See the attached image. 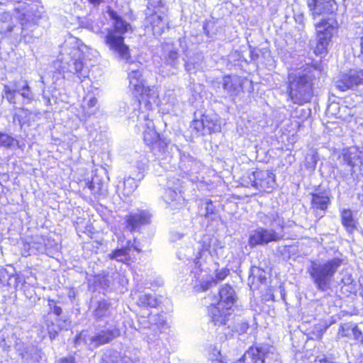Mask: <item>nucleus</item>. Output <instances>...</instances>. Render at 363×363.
<instances>
[{
  "mask_svg": "<svg viewBox=\"0 0 363 363\" xmlns=\"http://www.w3.org/2000/svg\"><path fill=\"white\" fill-rule=\"evenodd\" d=\"M109 16L115 22L113 28L107 30L104 43L120 58L129 60L131 58L130 50L125 43L124 35L130 29V25L113 11H110Z\"/></svg>",
  "mask_w": 363,
  "mask_h": 363,
  "instance_id": "nucleus-1",
  "label": "nucleus"
},
{
  "mask_svg": "<svg viewBox=\"0 0 363 363\" xmlns=\"http://www.w3.org/2000/svg\"><path fill=\"white\" fill-rule=\"evenodd\" d=\"M311 67L298 69L289 74V96L294 104L303 105L313 96L314 75Z\"/></svg>",
  "mask_w": 363,
  "mask_h": 363,
  "instance_id": "nucleus-2",
  "label": "nucleus"
},
{
  "mask_svg": "<svg viewBox=\"0 0 363 363\" xmlns=\"http://www.w3.org/2000/svg\"><path fill=\"white\" fill-rule=\"evenodd\" d=\"M342 263L343 260L339 257L311 262L307 272L318 291L325 292L330 289L334 276Z\"/></svg>",
  "mask_w": 363,
  "mask_h": 363,
  "instance_id": "nucleus-3",
  "label": "nucleus"
},
{
  "mask_svg": "<svg viewBox=\"0 0 363 363\" xmlns=\"http://www.w3.org/2000/svg\"><path fill=\"white\" fill-rule=\"evenodd\" d=\"M129 89L140 106L143 101L150 98L152 90L149 86H145V81L143 79L142 72L138 69L132 70L128 73Z\"/></svg>",
  "mask_w": 363,
  "mask_h": 363,
  "instance_id": "nucleus-4",
  "label": "nucleus"
},
{
  "mask_svg": "<svg viewBox=\"0 0 363 363\" xmlns=\"http://www.w3.org/2000/svg\"><path fill=\"white\" fill-rule=\"evenodd\" d=\"M247 184L267 193H270L276 187V179L274 173L268 170H256L248 174Z\"/></svg>",
  "mask_w": 363,
  "mask_h": 363,
  "instance_id": "nucleus-5",
  "label": "nucleus"
},
{
  "mask_svg": "<svg viewBox=\"0 0 363 363\" xmlns=\"http://www.w3.org/2000/svg\"><path fill=\"white\" fill-rule=\"evenodd\" d=\"M284 237L282 230L268 229L262 227L257 228L250 235L249 245L251 247L264 245L271 242H278Z\"/></svg>",
  "mask_w": 363,
  "mask_h": 363,
  "instance_id": "nucleus-6",
  "label": "nucleus"
},
{
  "mask_svg": "<svg viewBox=\"0 0 363 363\" xmlns=\"http://www.w3.org/2000/svg\"><path fill=\"white\" fill-rule=\"evenodd\" d=\"M152 215L146 210L130 213L125 217V227L130 233L140 232L142 228L149 225Z\"/></svg>",
  "mask_w": 363,
  "mask_h": 363,
  "instance_id": "nucleus-7",
  "label": "nucleus"
},
{
  "mask_svg": "<svg viewBox=\"0 0 363 363\" xmlns=\"http://www.w3.org/2000/svg\"><path fill=\"white\" fill-rule=\"evenodd\" d=\"M363 84V69H352L342 74L335 81L334 86L341 91H345Z\"/></svg>",
  "mask_w": 363,
  "mask_h": 363,
  "instance_id": "nucleus-8",
  "label": "nucleus"
},
{
  "mask_svg": "<svg viewBox=\"0 0 363 363\" xmlns=\"http://www.w3.org/2000/svg\"><path fill=\"white\" fill-rule=\"evenodd\" d=\"M246 82L245 79L236 75L225 76L221 82L224 97H230L234 100L235 97L242 92L243 85Z\"/></svg>",
  "mask_w": 363,
  "mask_h": 363,
  "instance_id": "nucleus-9",
  "label": "nucleus"
},
{
  "mask_svg": "<svg viewBox=\"0 0 363 363\" xmlns=\"http://www.w3.org/2000/svg\"><path fill=\"white\" fill-rule=\"evenodd\" d=\"M138 242L136 238H134L133 242L130 240H128L125 247H117L113 250L108 254V258L110 259H115L118 262L130 265L132 262V259L130 255V250L133 249L138 253H140L142 252L138 245Z\"/></svg>",
  "mask_w": 363,
  "mask_h": 363,
  "instance_id": "nucleus-10",
  "label": "nucleus"
},
{
  "mask_svg": "<svg viewBox=\"0 0 363 363\" xmlns=\"http://www.w3.org/2000/svg\"><path fill=\"white\" fill-rule=\"evenodd\" d=\"M336 22L333 19L323 20L316 25L318 43H324L328 47L336 29Z\"/></svg>",
  "mask_w": 363,
  "mask_h": 363,
  "instance_id": "nucleus-11",
  "label": "nucleus"
},
{
  "mask_svg": "<svg viewBox=\"0 0 363 363\" xmlns=\"http://www.w3.org/2000/svg\"><path fill=\"white\" fill-rule=\"evenodd\" d=\"M257 219L262 225L272 227L271 229L282 230L284 227L285 221L276 211H270L267 213L259 212Z\"/></svg>",
  "mask_w": 363,
  "mask_h": 363,
  "instance_id": "nucleus-12",
  "label": "nucleus"
},
{
  "mask_svg": "<svg viewBox=\"0 0 363 363\" xmlns=\"http://www.w3.org/2000/svg\"><path fill=\"white\" fill-rule=\"evenodd\" d=\"M121 334V330L118 327L103 330L92 336L90 339V342L94 347H98L111 342L115 338L119 337Z\"/></svg>",
  "mask_w": 363,
  "mask_h": 363,
  "instance_id": "nucleus-13",
  "label": "nucleus"
},
{
  "mask_svg": "<svg viewBox=\"0 0 363 363\" xmlns=\"http://www.w3.org/2000/svg\"><path fill=\"white\" fill-rule=\"evenodd\" d=\"M342 157L344 163L351 167L352 169L356 166L363 164V150L356 147L345 150Z\"/></svg>",
  "mask_w": 363,
  "mask_h": 363,
  "instance_id": "nucleus-14",
  "label": "nucleus"
},
{
  "mask_svg": "<svg viewBox=\"0 0 363 363\" xmlns=\"http://www.w3.org/2000/svg\"><path fill=\"white\" fill-rule=\"evenodd\" d=\"M307 5L313 16L333 11L332 0H307Z\"/></svg>",
  "mask_w": 363,
  "mask_h": 363,
  "instance_id": "nucleus-15",
  "label": "nucleus"
},
{
  "mask_svg": "<svg viewBox=\"0 0 363 363\" xmlns=\"http://www.w3.org/2000/svg\"><path fill=\"white\" fill-rule=\"evenodd\" d=\"M331 193L328 189L311 194V207L325 211L330 203Z\"/></svg>",
  "mask_w": 363,
  "mask_h": 363,
  "instance_id": "nucleus-16",
  "label": "nucleus"
},
{
  "mask_svg": "<svg viewBox=\"0 0 363 363\" xmlns=\"http://www.w3.org/2000/svg\"><path fill=\"white\" fill-rule=\"evenodd\" d=\"M219 295L220 301L218 302V305L220 306L225 304L226 310H230L235 300V294L233 289L230 285L226 284L221 288Z\"/></svg>",
  "mask_w": 363,
  "mask_h": 363,
  "instance_id": "nucleus-17",
  "label": "nucleus"
},
{
  "mask_svg": "<svg viewBox=\"0 0 363 363\" xmlns=\"http://www.w3.org/2000/svg\"><path fill=\"white\" fill-rule=\"evenodd\" d=\"M226 306L225 304L223 306H217L212 304L208 309L209 313L211 316V320L215 325H226V314L225 313Z\"/></svg>",
  "mask_w": 363,
  "mask_h": 363,
  "instance_id": "nucleus-18",
  "label": "nucleus"
},
{
  "mask_svg": "<svg viewBox=\"0 0 363 363\" xmlns=\"http://www.w3.org/2000/svg\"><path fill=\"white\" fill-rule=\"evenodd\" d=\"M237 363H265V362L259 348L250 347Z\"/></svg>",
  "mask_w": 363,
  "mask_h": 363,
  "instance_id": "nucleus-19",
  "label": "nucleus"
},
{
  "mask_svg": "<svg viewBox=\"0 0 363 363\" xmlns=\"http://www.w3.org/2000/svg\"><path fill=\"white\" fill-rule=\"evenodd\" d=\"M143 140L147 146L151 150L154 149L159 141V133L155 128L147 125L143 133Z\"/></svg>",
  "mask_w": 363,
  "mask_h": 363,
  "instance_id": "nucleus-20",
  "label": "nucleus"
},
{
  "mask_svg": "<svg viewBox=\"0 0 363 363\" xmlns=\"http://www.w3.org/2000/svg\"><path fill=\"white\" fill-rule=\"evenodd\" d=\"M111 307L110 301L102 299L97 302L96 306L94 311V316L96 320H100L108 314Z\"/></svg>",
  "mask_w": 363,
  "mask_h": 363,
  "instance_id": "nucleus-21",
  "label": "nucleus"
},
{
  "mask_svg": "<svg viewBox=\"0 0 363 363\" xmlns=\"http://www.w3.org/2000/svg\"><path fill=\"white\" fill-rule=\"evenodd\" d=\"M341 220L342 225L347 230L352 232L355 228V221L350 210H343L341 213Z\"/></svg>",
  "mask_w": 363,
  "mask_h": 363,
  "instance_id": "nucleus-22",
  "label": "nucleus"
},
{
  "mask_svg": "<svg viewBox=\"0 0 363 363\" xmlns=\"http://www.w3.org/2000/svg\"><path fill=\"white\" fill-rule=\"evenodd\" d=\"M356 325L357 324L354 323H345L341 324L337 333L338 337L352 338Z\"/></svg>",
  "mask_w": 363,
  "mask_h": 363,
  "instance_id": "nucleus-23",
  "label": "nucleus"
},
{
  "mask_svg": "<svg viewBox=\"0 0 363 363\" xmlns=\"http://www.w3.org/2000/svg\"><path fill=\"white\" fill-rule=\"evenodd\" d=\"M342 281L344 284L342 289L345 288V290L350 294H355L357 292V283L352 279L351 274H347L342 277Z\"/></svg>",
  "mask_w": 363,
  "mask_h": 363,
  "instance_id": "nucleus-24",
  "label": "nucleus"
},
{
  "mask_svg": "<svg viewBox=\"0 0 363 363\" xmlns=\"http://www.w3.org/2000/svg\"><path fill=\"white\" fill-rule=\"evenodd\" d=\"M16 143V140L11 135L0 132V147H3L9 149L14 146Z\"/></svg>",
  "mask_w": 363,
  "mask_h": 363,
  "instance_id": "nucleus-25",
  "label": "nucleus"
},
{
  "mask_svg": "<svg viewBox=\"0 0 363 363\" xmlns=\"http://www.w3.org/2000/svg\"><path fill=\"white\" fill-rule=\"evenodd\" d=\"M74 60L73 65L74 67L75 74L78 76L82 75V72L85 68V56L84 53H80L79 56L77 58H72Z\"/></svg>",
  "mask_w": 363,
  "mask_h": 363,
  "instance_id": "nucleus-26",
  "label": "nucleus"
},
{
  "mask_svg": "<svg viewBox=\"0 0 363 363\" xmlns=\"http://www.w3.org/2000/svg\"><path fill=\"white\" fill-rule=\"evenodd\" d=\"M86 186L91 191L94 196L103 194L104 190L103 185L100 183H96L93 179L86 182Z\"/></svg>",
  "mask_w": 363,
  "mask_h": 363,
  "instance_id": "nucleus-27",
  "label": "nucleus"
},
{
  "mask_svg": "<svg viewBox=\"0 0 363 363\" xmlns=\"http://www.w3.org/2000/svg\"><path fill=\"white\" fill-rule=\"evenodd\" d=\"M204 122L203 121V118L200 120H194L192 121L190 128L192 132L197 135H206L204 131Z\"/></svg>",
  "mask_w": 363,
  "mask_h": 363,
  "instance_id": "nucleus-28",
  "label": "nucleus"
},
{
  "mask_svg": "<svg viewBox=\"0 0 363 363\" xmlns=\"http://www.w3.org/2000/svg\"><path fill=\"white\" fill-rule=\"evenodd\" d=\"M16 90L11 89L8 85H4V96L6 97L9 104L13 105L16 104Z\"/></svg>",
  "mask_w": 363,
  "mask_h": 363,
  "instance_id": "nucleus-29",
  "label": "nucleus"
},
{
  "mask_svg": "<svg viewBox=\"0 0 363 363\" xmlns=\"http://www.w3.org/2000/svg\"><path fill=\"white\" fill-rule=\"evenodd\" d=\"M203 121L204 122V131L205 134L211 133L216 128V124L213 120L209 119L207 116H202Z\"/></svg>",
  "mask_w": 363,
  "mask_h": 363,
  "instance_id": "nucleus-30",
  "label": "nucleus"
},
{
  "mask_svg": "<svg viewBox=\"0 0 363 363\" xmlns=\"http://www.w3.org/2000/svg\"><path fill=\"white\" fill-rule=\"evenodd\" d=\"M48 306L50 308V312L53 313L57 316H60L62 313V310L60 306L57 305V301L54 299L48 298Z\"/></svg>",
  "mask_w": 363,
  "mask_h": 363,
  "instance_id": "nucleus-31",
  "label": "nucleus"
},
{
  "mask_svg": "<svg viewBox=\"0 0 363 363\" xmlns=\"http://www.w3.org/2000/svg\"><path fill=\"white\" fill-rule=\"evenodd\" d=\"M21 95L23 98L27 99L28 102H30L33 99L30 87L29 86V84L27 82H26L25 84L22 88Z\"/></svg>",
  "mask_w": 363,
  "mask_h": 363,
  "instance_id": "nucleus-32",
  "label": "nucleus"
},
{
  "mask_svg": "<svg viewBox=\"0 0 363 363\" xmlns=\"http://www.w3.org/2000/svg\"><path fill=\"white\" fill-rule=\"evenodd\" d=\"M248 328V323L243 320L237 323L236 325H235V330L240 334L246 333Z\"/></svg>",
  "mask_w": 363,
  "mask_h": 363,
  "instance_id": "nucleus-33",
  "label": "nucleus"
},
{
  "mask_svg": "<svg viewBox=\"0 0 363 363\" xmlns=\"http://www.w3.org/2000/svg\"><path fill=\"white\" fill-rule=\"evenodd\" d=\"M229 274V269L223 268L220 270H217L216 273V279H214L217 283L223 280Z\"/></svg>",
  "mask_w": 363,
  "mask_h": 363,
  "instance_id": "nucleus-34",
  "label": "nucleus"
},
{
  "mask_svg": "<svg viewBox=\"0 0 363 363\" xmlns=\"http://www.w3.org/2000/svg\"><path fill=\"white\" fill-rule=\"evenodd\" d=\"M216 284H217V281L213 278H210L208 280L202 281V283L201 284V287L202 289V291H205L208 290L210 287Z\"/></svg>",
  "mask_w": 363,
  "mask_h": 363,
  "instance_id": "nucleus-35",
  "label": "nucleus"
},
{
  "mask_svg": "<svg viewBox=\"0 0 363 363\" xmlns=\"http://www.w3.org/2000/svg\"><path fill=\"white\" fill-rule=\"evenodd\" d=\"M327 48L324 45V43H318L316 44V46L314 50V52L316 55H323L327 52Z\"/></svg>",
  "mask_w": 363,
  "mask_h": 363,
  "instance_id": "nucleus-36",
  "label": "nucleus"
},
{
  "mask_svg": "<svg viewBox=\"0 0 363 363\" xmlns=\"http://www.w3.org/2000/svg\"><path fill=\"white\" fill-rule=\"evenodd\" d=\"M355 341L363 342V334L362 332L359 330L358 326L356 325L355 329L353 333L352 337Z\"/></svg>",
  "mask_w": 363,
  "mask_h": 363,
  "instance_id": "nucleus-37",
  "label": "nucleus"
},
{
  "mask_svg": "<svg viewBox=\"0 0 363 363\" xmlns=\"http://www.w3.org/2000/svg\"><path fill=\"white\" fill-rule=\"evenodd\" d=\"M54 325V323L53 322H50V324H48L47 325V328H48V334H49V337L51 340H53L55 338V337L58 334V330H55V329H53L52 328V327Z\"/></svg>",
  "mask_w": 363,
  "mask_h": 363,
  "instance_id": "nucleus-38",
  "label": "nucleus"
},
{
  "mask_svg": "<svg viewBox=\"0 0 363 363\" xmlns=\"http://www.w3.org/2000/svg\"><path fill=\"white\" fill-rule=\"evenodd\" d=\"M205 204H206L205 216H208L209 214H213L215 211V207L213 206L212 201L211 200H207Z\"/></svg>",
  "mask_w": 363,
  "mask_h": 363,
  "instance_id": "nucleus-39",
  "label": "nucleus"
},
{
  "mask_svg": "<svg viewBox=\"0 0 363 363\" xmlns=\"http://www.w3.org/2000/svg\"><path fill=\"white\" fill-rule=\"evenodd\" d=\"M178 52L174 50H171L168 53V63L174 64V61L178 58Z\"/></svg>",
  "mask_w": 363,
  "mask_h": 363,
  "instance_id": "nucleus-40",
  "label": "nucleus"
},
{
  "mask_svg": "<svg viewBox=\"0 0 363 363\" xmlns=\"http://www.w3.org/2000/svg\"><path fill=\"white\" fill-rule=\"evenodd\" d=\"M315 363H335L331 359L325 357H318L315 360Z\"/></svg>",
  "mask_w": 363,
  "mask_h": 363,
  "instance_id": "nucleus-41",
  "label": "nucleus"
},
{
  "mask_svg": "<svg viewBox=\"0 0 363 363\" xmlns=\"http://www.w3.org/2000/svg\"><path fill=\"white\" fill-rule=\"evenodd\" d=\"M162 303L164 304V306L165 307L166 311H172V304L171 301H170L169 298H165L162 301Z\"/></svg>",
  "mask_w": 363,
  "mask_h": 363,
  "instance_id": "nucleus-42",
  "label": "nucleus"
},
{
  "mask_svg": "<svg viewBox=\"0 0 363 363\" xmlns=\"http://www.w3.org/2000/svg\"><path fill=\"white\" fill-rule=\"evenodd\" d=\"M59 363H75V358L73 356L61 358Z\"/></svg>",
  "mask_w": 363,
  "mask_h": 363,
  "instance_id": "nucleus-43",
  "label": "nucleus"
},
{
  "mask_svg": "<svg viewBox=\"0 0 363 363\" xmlns=\"http://www.w3.org/2000/svg\"><path fill=\"white\" fill-rule=\"evenodd\" d=\"M160 149L162 148V143H164L165 147L168 148V146L170 145V140H167L166 138H162L160 137Z\"/></svg>",
  "mask_w": 363,
  "mask_h": 363,
  "instance_id": "nucleus-44",
  "label": "nucleus"
},
{
  "mask_svg": "<svg viewBox=\"0 0 363 363\" xmlns=\"http://www.w3.org/2000/svg\"><path fill=\"white\" fill-rule=\"evenodd\" d=\"M97 103V99L95 97H92L89 101V106H94Z\"/></svg>",
  "mask_w": 363,
  "mask_h": 363,
  "instance_id": "nucleus-45",
  "label": "nucleus"
},
{
  "mask_svg": "<svg viewBox=\"0 0 363 363\" xmlns=\"http://www.w3.org/2000/svg\"><path fill=\"white\" fill-rule=\"evenodd\" d=\"M89 3L93 5H99L100 4L103 0H87Z\"/></svg>",
  "mask_w": 363,
  "mask_h": 363,
  "instance_id": "nucleus-46",
  "label": "nucleus"
},
{
  "mask_svg": "<svg viewBox=\"0 0 363 363\" xmlns=\"http://www.w3.org/2000/svg\"><path fill=\"white\" fill-rule=\"evenodd\" d=\"M286 246L279 247L277 248V252H279L281 255H283L284 252H286Z\"/></svg>",
  "mask_w": 363,
  "mask_h": 363,
  "instance_id": "nucleus-47",
  "label": "nucleus"
},
{
  "mask_svg": "<svg viewBox=\"0 0 363 363\" xmlns=\"http://www.w3.org/2000/svg\"><path fill=\"white\" fill-rule=\"evenodd\" d=\"M192 67H193V66H192L191 63H190V62H187V63L186 64V69L187 71H191V69H192Z\"/></svg>",
  "mask_w": 363,
  "mask_h": 363,
  "instance_id": "nucleus-48",
  "label": "nucleus"
},
{
  "mask_svg": "<svg viewBox=\"0 0 363 363\" xmlns=\"http://www.w3.org/2000/svg\"><path fill=\"white\" fill-rule=\"evenodd\" d=\"M164 325H167V320H164L162 323L160 321V333L162 332V328H164Z\"/></svg>",
  "mask_w": 363,
  "mask_h": 363,
  "instance_id": "nucleus-49",
  "label": "nucleus"
},
{
  "mask_svg": "<svg viewBox=\"0 0 363 363\" xmlns=\"http://www.w3.org/2000/svg\"><path fill=\"white\" fill-rule=\"evenodd\" d=\"M130 180H131V179H127V180L125 182V183L126 184V183L129 182Z\"/></svg>",
  "mask_w": 363,
  "mask_h": 363,
  "instance_id": "nucleus-50",
  "label": "nucleus"
},
{
  "mask_svg": "<svg viewBox=\"0 0 363 363\" xmlns=\"http://www.w3.org/2000/svg\"><path fill=\"white\" fill-rule=\"evenodd\" d=\"M214 363H223L222 362H220V361H216Z\"/></svg>",
  "mask_w": 363,
  "mask_h": 363,
  "instance_id": "nucleus-51",
  "label": "nucleus"
},
{
  "mask_svg": "<svg viewBox=\"0 0 363 363\" xmlns=\"http://www.w3.org/2000/svg\"><path fill=\"white\" fill-rule=\"evenodd\" d=\"M225 314H226V315H227V313H226L225 312ZM228 315H230V313H228Z\"/></svg>",
  "mask_w": 363,
  "mask_h": 363,
  "instance_id": "nucleus-52",
  "label": "nucleus"
}]
</instances>
